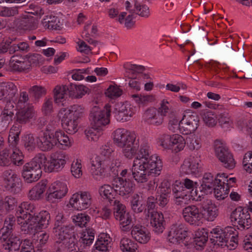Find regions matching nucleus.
Returning <instances> with one entry per match:
<instances>
[{
	"label": "nucleus",
	"instance_id": "20",
	"mask_svg": "<svg viewBox=\"0 0 252 252\" xmlns=\"http://www.w3.org/2000/svg\"><path fill=\"white\" fill-rule=\"evenodd\" d=\"M38 148L42 151L46 152L52 150L56 146L53 132H45L38 136Z\"/></svg>",
	"mask_w": 252,
	"mask_h": 252
},
{
	"label": "nucleus",
	"instance_id": "33",
	"mask_svg": "<svg viewBox=\"0 0 252 252\" xmlns=\"http://www.w3.org/2000/svg\"><path fill=\"white\" fill-rule=\"evenodd\" d=\"M29 214H23V216H19L18 213V218H20L23 220L20 223L21 224V229L25 234L32 233L35 230H37L34 222H32V218L28 220Z\"/></svg>",
	"mask_w": 252,
	"mask_h": 252
},
{
	"label": "nucleus",
	"instance_id": "1",
	"mask_svg": "<svg viewBox=\"0 0 252 252\" xmlns=\"http://www.w3.org/2000/svg\"><path fill=\"white\" fill-rule=\"evenodd\" d=\"M137 157L128 175L138 183H143L148 180V176L160 175L163 164L161 160L157 155H151L150 147L144 142L141 145L137 152Z\"/></svg>",
	"mask_w": 252,
	"mask_h": 252
},
{
	"label": "nucleus",
	"instance_id": "56",
	"mask_svg": "<svg viewBox=\"0 0 252 252\" xmlns=\"http://www.w3.org/2000/svg\"><path fill=\"white\" fill-rule=\"evenodd\" d=\"M172 186V190L176 198H184V196H187V194L185 192L186 189H184L183 184L180 182L176 181L175 184Z\"/></svg>",
	"mask_w": 252,
	"mask_h": 252
},
{
	"label": "nucleus",
	"instance_id": "23",
	"mask_svg": "<svg viewBox=\"0 0 252 252\" xmlns=\"http://www.w3.org/2000/svg\"><path fill=\"white\" fill-rule=\"evenodd\" d=\"M201 208L202 219L213 221L218 215V210L215 204L211 200H207Z\"/></svg>",
	"mask_w": 252,
	"mask_h": 252
},
{
	"label": "nucleus",
	"instance_id": "36",
	"mask_svg": "<svg viewBox=\"0 0 252 252\" xmlns=\"http://www.w3.org/2000/svg\"><path fill=\"white\" fill-rule=\"evenodd\" d=\"M117 220H119L120 228L123 231H128L134 224L132 221V218L129 212L124 214L121 217L119 218Z\"/></svg>",
	"mask_w": 252,
	"mask_h": 252
},
{
	"label": "nucleus",
	"instance_id": "43",
	"mask_svg": "<svg viewBox=\"0 0 252 252\" xmlns=\"http://www.w3.org/2000/svg\"><path fill=\"white\" fill-rule=\"evenodd\" d=\"M226 185L227 187L225 189L224 185H222L221 182L220 184H217L216 186L214 194L218 200H223L228 196L229 191L228 183H226Z\"/></svg>",
	"mask_w": 252,
	"mask_h": 252
},
{
	"label": "nucleus",
	"instance_id": "7",
	"mask_svg": "<svg viewBox=\"0 0 252 252\" xmlns=\"http://www.w3.org/2000/svg\"><path fill=\"white\" fill-rule=\"evenodd\" d=\"M106 110H102L99 107L95 106L92 109L89 119L91 122V125L95 127L102 128L108 125L110 122L109 116L110 115V110L107 105H105Z\"/></svg>",
	"mask_w": 252,
	"mask_h": 252
},
{
	"label": "nucleus",
	"instance_id": "22",
	"mask_svg": "<svg viewBox=\"0 0 252 252\" xmlns=\"http://www.w3.org/2000/svg\"><path fill=\"white\" fill-rule=\"evenodd\" d=\"M17 86L12 82H2L0 83V100L12 99L17 94Z\"/></svg>",
	"mask_w": 252,
	"mask_h": 252
},
{
	"label": "nucleus",
	"instance_id": "35",
	"mask_svg": "<svg viewBox=\"0 0 252 252\" xmlns=\"http://www.w3.org/2000/svg\"><path fill=\"white\" fill-rule=\"evenodd\" d=\"M199 30L201 29L198 27ZM192 40L194 41L196 46L198 48L201 47L203 44L209 45V39L207 37V33L202 28V31H195L192 34Z\"/></svg>",
	"mask_w": 252,
	"mask_h": 252
},
{
	"label": "nucleus",
	"instance_id": "59",
	"mask_svg": "<svg viewBox=\"0 0 252 252\" xmlns=\"http://www.w3.org/2000/svg\"><path fill=\"white\" fill-rule=\"evenodd\" d=\"M131 96L135 99L136 102L142 104H146L149 102L154 101L155 99V96L153 95L133 94Z\"/></svg>",
	"mask_w": 252,
	"mask_h": 252
},
{
	"label": "nucleus",
	"instance_id": "8",
	"mask_svg": "<svg viewBox=\"0 0 252 252\" xmlns=\"http://www.w3.org/2000/svg\"><path fill=\"white\" fill-rule=\"evenodd\" d=\"M232 222H237L238 229L241 230H247L252 225V220L248 211H245V208L239 206L236 208L230 215Z\"/></svg>",
	"mask_w": 252,
	"mask_h": 252
},
{
	"label": "nucleus",
	"instance_id": "14",
	"mask_svg": "<svg viewBox=\"0 0 252 252\" xmlns=\"http://www.w3.org/2000/svg\"><path fill=\"white\" fill-rule=\"evenodd\" d=\"M186 145L185 138L181 135L174 134L172 135L164 134L161 145L165 148L168 146L174 149L176 153L183 150Z\"/></svg>",
	"mask_w": 252,
	"mask_h": 252
},
{
	"label": "nucleus",
	"instance_id": "25",
	"mask_svg": "<svg viewBox=\"0 0 252 252\" xmlns=\"http://www.w3.org/2000/svg\"><path fill=\"white\" fill-rule=\"evenodd\" d=\"M47 180H42L34 186L28 194L29 198L32 200H39L43 197V193L47 188Z\"/></svg>",
	"mask_w": 252,
	"mask_h": 252
},
{
	"label": "nucleus",
	"instance_id": "26",
	"mask_svg": "<svg viewBox=\"0 0 252 252\" xmlns=\"http://www.w3.org/2000/svg\"><path fill=\"white\" fill-rule=\"evenodd\" d=\"M37 18L27 15V17L18 19L15 21L16 27L23 30H32L37 27Z\"/></svg>",
	"mask_w": 252,
	"mask_h": 252
},
{
	"label": "nucleus",
	"instance_id": "53",
	"mask_svg": "<svg viewBox=\"0 0 252 252\" xmlns=\"http://www.w3.org/2000/svg\"><path fill=\"white\" fill-rule=\"evenodd\" d=\"M72 230L70 229V227L67 225L62 229H60L59 232L57 234H54L55 236L58 239L57 242L60 243L65 240L69 239L71 237Z\"/></svg>",
	"mask_w": 252,
	"mask_h": 252
},
{
	"label": "nucleus",
	"instance_id": "39",
	"mask_svg": "<svg viewBox=\"0 0 252 252\" xmlns=\"http://www.w3.org/2000/svg\"><path fill=\"white\" fill-rule=\"evenodd\" d=\"M120 247L123 252H136L138 246L131 239L123 238L120 241Z\"/></svg>",
	"mask_w": 252,
	"mask_h": 252
},
{
	"label": "nucleus",
	"instance_id": "57",
	"mask_svg": "<svg viewBox=\"0 0 252 252\" xmlns=\"http://www.w3.org/2000/svg\"><path fill=\"white\" fill-rule=\"evenodd\" d=\"M204 123L208 126H214L217 124V117L215 113L212 111H207L202 116Z\"/></svg>",
	"mask_w": 252,
	"mask_h": 252
},
{
	"label": "nucleus",
	"instance_id": "50",
	"mask_svg": "<svg viewBox=\"0 0 252 252\" xmlns=\"http://www.w3.org/2000/svg\"><path fill=\"white\" fill-rule=\"evenodd\" d=\"M68 87L69 88V95L72 94V92H75V91H76L77 94L75 95L76 98L82 97V95L87 93L88 91L89 90L88 88L83 86V85H77L76 84H73V83H70Z\"/></svg>",
	"mask_w": 252,
	"mask_h": 252
},
{
	"label": "nucleus",
	"instance_id": "54",
	"mask_svg": "<svg viewBox=\"0 0 252 252\" xmlns=\"http://www.w3.org/2000/svg\"><path fill=\"white\" fill-rule=\"evenodd\" d=\"M90 220V217L85 214L80 213L77 215L74 216L73 218V221L76 225L80 227H86L88 222Z\"/></svg>",
	"mask_w": 252,
	"mask_h": 252
},
{
	"label": "nucleus",
	"instance_id": "31",
	"mask_svg": "<svg viewBox=\"0 0 252 252\" xmlns=\"http://www.w3.org/2000/svg\"><path fill=\"white\" fill-rule=\"evenodd\" d=\"M63 111L65 112L64 115L70 116V118H73L78 122L85 115V107L83 105L74 104L68 110L64 109Z\"/></svg>",
	"mask_w": 252,
	"mask_h": 252
},
{
	"label": "nucleus",
	"instance_id": "18",
	"mask_svg": "<svg viewBox=\"0 0 252 252\" xmlns=\"http://www.w3.org/2000/svg\"><path fill=\"white\" fill-rule=\"evenodd\" d=\"M131 178L128 176V178L125 180L121 177L115 179L112 185L113 186L115 190L117 191V193L124 196L132 191L134 184L131 180Z\"/></svg>",
	"mask_w": 252,
	"mask_h": 252
},
{
	"label": "nucleus",
	"instance_id": "30",
	"mask_svg": "<svg viewBox=\"0 0 252 252\" xmlns=\"http://www.w3.org/2000/svg\"><path fill=\"white\" fill-rule=\"evenodd\" d=\"M61 121L62 126L67 133L74 134L77 131V121L70 118V116H67L64 114L63 116Z\"/></svg>",
	"mask_w": 252,
	"mask_h": 252
},
{
	"label": "nucleus",
	"instance_id": "47",
	"mask_svg": "<svg viewBox=\"0 0 252 252\" xmlns=\"http://www.w3.org/2000/svg\"><path fill=\"white\" fill-rule=\"evenodd\" d=\"M186 144L191 150H198L201 147L200 139L195 134H190L187 137Z\"/></svg>",
	"mask_w": 252,
	"mask_h": 252
},
{
	"label": "nucleus",
	"instance_id": "29",
	"mask_svg": "<svg viewBox=\"0 0 252 252\" xmlns=\"http://www.w3.org/2000/svg\"><path fill=\"white\" fill-rule=\"evenodd\" d=\"M146 122L155 126L160 125L163 122V117L158 113L155 108L148 109L144 114Z\"/></svg>",
	"mask_w": 252,
	"mask_h": 252
},
{
	"label": "nucleus",
	"instance_id": "15",
	"mask_svg": "<svg viewBox=\"0 0 252 252\" xmlns=\"http://www.w3.org/2000/svg\"><path fill=\"white\" fill-rule=\"evenodd\" d=\"M188 228L182 224L173 226L168 234L169 241L173 244H180L185 240L188 239L189 236Z\"/></svg>",
	"mask_w": 252,
	"mask_h": 252
},
{
	"label": "nucleus",
	"instance_id": "49",
	"mask_svg": "<svg viewBox=\"0 0 252 252\" xmlns=\"http://www.w3.org/2000/svg\"><path fill=\"white\" fill-rule=\"evenodd\" d=\"M21 131L19 126H13L10 129L8 136V142L11 143L12 146H16L19 140V135Z\"/></svg>",
	"mask_w": 252,
	"mask_h": 252
},
{
	"label": "nucleus",
	"instance_id": "28",
	"mask_svg": "<svg viewBox=\"0 0 252 252\" xmlns=\"http://www.w3.org/2000/svg\"><path fill=\"white\" fill-rule=\"evenodd\" d=\"M199 164L196 159L185 160L180 168V172L184 174H193L198 172Z\"/></svg>",
	"mask_w": 252,
	"mask_h": 252
},
{
	"label": "nucleus",
	"instance_id": "24",
	"mask_svg": "<svg viewBox=\"0 0 252 252\" xmlns=\"http://www.w3.org/2000/svg\"><path fill=\"white\" fill-rule=\"evenodd\" d=\"M151 214V224L154 228V231L158 234L161 233L165 225L163 215L158 212H152Z\"/></svg>",
	"mask_w": 252,
	"mask_h": 252
},
{
	"label": "nucleus",
	"instance_id": "11",
	"mask_svg": "<svg viewBox=\"0 0 252 252\" xmlns=\"http://www.w3.org/2000/svg\"><path fill=\"white\" fill-rule=\"evenodd\" d=\"M211 233H213L214 235L210 238V241L214 246H218L227 239H232L234 236H238V232L231 226H227L223 229L216 228L213 229Z\"/></svg>",
	"mask_w": 252,
	"mask_h": 252
},
{
	"label": "nucleus",
	"instance_id": "63",
	"mask_svg": "<svg viewBox=\"0 0 252 252\" xmlns=\"http://www.w3.org/2000/svg\"><path fill=\"white\" fill-rule=\"evenodd\" d=\"M54 111L53 101L52 98H45V102L42 107V111L44 114L48 115Z\"/></svg>",
	"mask_w": 252,
	"mask_h": 252
},
{
	"label": "nucleus",
	"instance_id": "38",
	"mask_svg": "<svg viewBox=\"0 0 252 252\" xmlns=\"http://www.w3.org/2000/svg\"><path fill=\"white\" fill-rule=\"evenodd\" d=\"M130 205L132 210L136 213H141L146 210L142 197L137 194H134L132 196Z\"/></svg>",
	"mask_w": 252,
	"mask_h": 252
},
{
	"label": "nucleus",
	"instance_id": "32",
	"mask_svg": "<svg viewBox=\"0 0 252 252\" xmlns=\"http://www.w3.org/2000/svg\"><path fill=\"white\" fill-rule=\"evenodd\" d=\"M38 136L35 137L33 134L29 133L25 134L22 137V143L25 149L29 151H33L38 147Z\"/></svg>",
	"mask_w": 252,
	"mask_h": 252
},
{
	"label": "nucleus",
	"instance_id": "44",
	"mask_svg": "<svg viewBox=\"0 0 252 252\" xmlns=\"http://www.w3.org/2000/svg\"><path fill=\"white\" fill-rule=\"evenodd\" d=\"M110 204L113 206V213L116 219H118L127 213L126 206L119 200L115 199Z\"/></svg>",
	"mask_w": 252,
	"mask_h": 252
},
{
	"label": "nucleus",
	"instance_id": "58",
	"mask_svg": "<svg viewBox=\"0 0 252 252\" xmlns=\"http://www.w3.org/2000/svg\"><path fill=\"white\" fill-rule=\"evenodd\" d=\"M17 201L15 198L8 196L3 200V207L6 212L13 210L17 206Z\"/></svg>",
	"mask_w": 252,
	"mask_h": 252
},
{
	"label": "nucleus",
	"instance_id": "16",
	"mask_svg": "<svg viewBox=\"0 0 252 252\" xmlns=\"http://www.w3.org/2000/svg\"><path fill=\"white\" fill-rule=\"evenodd\" d=\"M215 153L225 168L233 169L235 167V162L232 154L229 151L228 148L223 146L222 144H220L219 146L216 144Z\"/></svg>",
	"mask_w": 252,
	"mask_h": 252
},
{
	"label": "nucleus",
	"instance_id": "55",
	"mask_svg": "<svg viewBox=\"0 0 252 252\" xmlns=\"http://www.w3.org/2000/svg\"><path fill=\"white\" fill-rule=\"evenodd\" d=\"M171 187V184L169 181H163L157 189V194L170 196L172 190Z\"/></svg>",
	"mask_w": 252,
	"mask_h": 252
},
{
	"label": "nucleus",
	"instance_id": "2",
	"mask_svg": "<svg viewBox=\"0 0 252 252\" xmlns=\"http://www.w3.org/2000/svg\"><path fill=\"white\" fill-rule=\"evenodd\" d=\"M67 159V157L63 152L54 154L49 160L44 154H39L24 165L22 176L27 183L35 182L41 177V165L44 166L46 172H58L63 168Z\"/></svg>",
	"mask_w": 252,
	"mask_h": 252
},
{
	"label": "nucleus",
	"instance_id": "21",
	"mask_svg": "<svg viewBox=\"0 0 252 252\" xmlns=\"http://www.w3.org/2000/svg\"><path fill=\"white\" fill-rule=\"evenodd\" d=\"M34 115L35 112L32 107H24L19 109L16 113L15 121L20 124H26L30 122Z\"/></svg>",
	"mask_w": 252,
	"mask_h": 252
},
{
	"label": "nucleus",
	"instance_id": "5",
	"mask_svg": "<svg viewBox=\"0 0 252 252\" xmlns=\"http://www.w3.org/2000/svg\"><path fill=\"white\" fill-rule=\"evenodd\" d=\"M235 53V50L230 43L224 44L221 47L216 59L221 62L230 63L241 72L247 71L248 69L252 70V66L250 62L245 58L244 53L243 52L239 53L238 59L235 63H230L231 57Z\"/></svg>",
	"mask_w": 252,
	"mask_h": 252
},
{
	"label": "nucleus",
	"instance_id": "13",
	"mask_svg": "<svg viewBox=\"0 0 252 252\" xmlns=\"http://www.w3.org/2000/svg\"><path fill=\"white\" fill-rule=\"evenodd\" d=\"M4 187L6 190L14 193L21 190L20 179L12 170H6L3 173Z\"/></svg>",
	"mask_w": 252,
	"mask_h": 252
},
{
	"label": "nucleus",
	"instance_id": "40",
	"mask_svg": "<svg viewBox=\"0 0 252 252\" xmlns=\"http://www.w3.org/2000/svg\"><path fill=\"white\" fill-rule=\"evenodd\" d=\"M56 146L60 147V146L67 147L69 145L70 142L69 137L62 130L56 131L53 132Z\"/></svg>",
	"mask_w": 252,
	"mask_h": 252
},
{
	"label": "nucleus",
	"instance_id": "64",
	"mask_svg": "<svg viewBox=\"0 0 252 252\" xmlns=\"http://www.w3.org/2000/svg\"><path fill=\"white\" fill-rule=\"evenodd\" d=\"M81 164L78 160L73 161L71 166V172L75 177L79 178L82 175Z\"/></svg>",
	"mask_w": 252,
	"mask_h": 252
},
{
	"label": "nucleus",
	"instance_id": "48",
	"mask_svg": "<svg viewBox=\"0 0 252 252\" xmlns=\"http://www.w3.org/2000/svg\"><path fill=\"white\" fill-rule=\"evenodd\" d=\"M29 93L35 100H38L42 96L46 94V89L41 86L35 85L29 90Z\"/></svg>",
	"mask_w": 252,
	"mask_h": 252
},
{
	"label": "nucleus",
	"instance_id": "4",
	"mask_svg": "<svg viewBox=\"0 0 252 252\" xmlns=\"http://www.w3.org/2000/svg\"><path fill=\"white\" fill-rule=\"evenodd\" d=\"M114 142L117 146L123 148L125 156L129 158L136 154L139 147L135 134L124 128H119L114 131Z\"/></svg>",
	"mask_w": 252,
	"mask_h": 252
},
{
	"label": "nucleus",
	"instance_id": "10",
	"mask_svg": "<svg viewBox=\"0 0 252 252\" xmlns=\"http://www.w3.org/2000/svg\"><path fill=\"white\" fill-rule=\"evenodd\" d=\"M69 203L77 210H85L92 204V196L88 191H81L72 195Z\"/></svg>",
	"mask_w": 252,
	"mask_h": 252
},
{
	"label": "nucleus",
	"instance_id": "61",
	"mask_svg": "<svg viewBox=\"0 0 252 252\" xmlns=\"http://www.w3.org/2000/svg\"><path fill=\"white\" fill-rule=\"evenodd\" d=\"M221 182V180L220 179L218 178L214 179L213 176L211 173H206L204 174L202 182L200 184L217 186V184H220Z\"/></svg>",
	"mask_w": 252,
	"mask_h": 252
},
{
	"label": "nucleus",
	"instance_id": "52",
	"mask_svg": "<svg viewBox=\"0 0 252 252\" xmlns=\"http://www.w3.org/2000/svg\"><path fill=\"white\" fill-rule=\"evenodd\" d=\"M134 9H135V13L136 14L142 17L147 18L150 15L149 7L146 4L141 5L137 0L134 1Z\"/></svg>",
	"mask_w": 252,
	"mask_h": 252
},
{
	"label": "nucleus",
	"instance_id": "6",
	"mask_svg": "<svg viewBox=\"0 0 252 252\" xmlns=\"http://www.w3.org/2000/svg\"><path fill=\"white\" fill-rule=\"evenodd\" d=\"M199 122V118L196 113L189 110L185 111L179 123L181 133L184 135L191 134L197 128Z\"/></svg>",
	"mask_w": 252,
	"mask_h": 252
},
{
	"label": "nucleus",
	"instance_id": "42",
	"mask_svg": "<svg viewBox=\"0 0 252 252\" xmlns=\"http://www.w3.org/2000/svg\"><path fill=\"white\" fill-rule=\"evenodd\" d=\"M67 219L62 213H58L55 217L54 227L53 228V233L57 234L60 229L67 226Z\"/></svg>",
	"mask_w": 252,
	"mask_h": 252
},
{
	"label": "nucleus",
	"instance_id": "19",
	"mask_svg": "<svg viewBox=\"0 0 252 252\" xmlns=\"http://www.w3.org/2000/svg\"><path fill=\"white\" fill-rule=\"evenodd\" d=\"M28 220L32 218L31 222H34L37 230L47 227L50 220V215L46 211H42L38 213L30 214Z\"/></svg>",
	"mask_w": 252,
	"mask_h": 252
},
{
	"label": "nucleus",
	"instance_id": "27",
	"mask_svg": "<svg viewBox=\"0 0 252 252\" xmlns=\"http://www.w3.org/2000/svg\"><path fill=\"white\" fill-rule=\"evenodd\" d=\"M208 240V232L204 228L195 232L193 245L196 250H202L205 246Z\"/></svg>",
	"mask_w": 252,
	"mask_h": 252
},
{
	"label": "nucleus",
	"instance_id": "9",
	"mask_svg": "<svg viewBox=\"0 0 252 252\" xmlns=\"http://www.w3.org/2000/svg\"><path fill=\"white\" fill-rule=\"evenodd\" d=\"M68 189L64 182L57 181L52 184L46 193V200L54 203L64 196L67 192Z\"/></svg>",
	"mask_w": 252,
	"mask_h": 252
},
{
	"label": "nucleus",
	"instance_id": "3",
	"mask_svg": "<svg viewBox=\"0 0 252 252\" xmlns=\"http://www.w3.org/2000/svg\"><path fill=\"white\" fill-rule=\"evenodd\" d=\"M8 219L5 220L4 226L0 230V234H1L0 240L3 243V248L10 252L19 250L21 245L23 249L33 247L29 240L25 239L22 243L20 237L13 233V226L15 224L14 217H9Z\"/></svg>",
	"mask_w": 252,
	"mask_h": 252
},
{
	"label": "nucleus",
	"instance_id": "34",
	"mask_svg": "<svg viewBox=\"0 0 252 252\" xmlns=\"http://www.w3.org/2000/svg\"><path fill=\"white\" fill-rule=\"evenodd\" d=\"M100 195L108 199L110 203L115 199V196L117 193V191L115 190L113 186H111L107 184H105L99 189Z\"/></svg>",
	"mask_w": 252,
	"mask_h": 252
},
{
	"label": "nucleus",
	"instance_id": "37",
	"mask_svg": "<svg viewBox=\"0 0 252 252\" xmlns=\"http://www.w3.org/2000/svg\"><path fill=\"white\" fill-rule=\"evenodd\" d=\"M69 88L66 85L57 86L53 90L54 99L56 103L63 102L65 100V96L67 91L69 92Z\"/></svg>",
	"mask_w": 252,
	"mask_h": 252
},
{
	"label": "nucleus",
	"instance_id": "62",
	"mask_svg": "<svg viewBox=\"0 0 252 252\" xmlns=\"http://www.w3.org/2000/svg\"><path fill=\"white\" fill-rule=\"evenodd\" d=\"M102 237L100 238V239H98V240L96 242L95 244V248L96 250L102 252H107L109 251V248H111V246L109 245L110 242L108 243V240H102Z\"/></svg>",
	"mask_w": 252,
	"mask_h": 252
},
{
	"label": "nucleus",
	"instance_id": "51",
	"mask_svg": "<svg viewBox=\"0 0 252 252\" xmlns=\"http://www.w3.org/2000/svg\"><path fill=\"white\" fill-rule=\"evenodd\" d=\"M35 208L33 204L28 202H24L21 204V206H19L16 211V215L18 217V213L19 216H23V214H33L35 213Z\"/></svg>",
	"mask_w": 252,
	"mask_h": 252
},
{
	"label": "nucleus",
	"instance_id": "12",
	"mask_svg": "<svg viewBox=\"0 0 252 252\" xmlns=\"http://www.w3.org/2000/svg\"><path fill=\"white\" fill-rule=\"evenodd\" d=\"M112 112L118 121L123 122L128 121L134 114L132 107L127 101L116 103Z\"/></svg>",
	"mask_w": 252,
	"mask_h": 252
},
{
	"label": "nucleus",
	"instance_id": "46",
	"mask_svg": "<svg viewBox=\"0 0 252 252\" xmlns=\"http://www.w3.org/2000/svg\"><path fill=\"white\" fill-rule=\"evenodd\" d=\"M42 23L45 27L49 29L60 30L61 29L60 23L56 16L47 17V18L43 20Z\"/></svg>",
	"mask_w": 252,
	"mask_h": 252
},
{
	"label": "nucleus",
	"instance_id": "60",
	"mask_svg": "<svg viewBox=\"0 0 252 252\" xmlns=\"http://www.w3.org/2000/svg\"><path fill=\"white\" fill-rule=\"evenodd\" d=\"M122 92V90L117 86H110L105 91V94L106 96L113 99L121 96Z\"/></svg>",
	"mask_w": 252,
	"mask_h": 252
},
{
	"label": "nucleus",
	"instance_id": "17",
	"mask_svg": "<svg viewBox=\"0 0 252 252\" xmlns=\"http://www.w3.org/2000/svg\"><path fill=\"white\" fill-rule=\"evenodd\" d=\"M183 218L190 224H196L202 220L201 208L195 205H189L183 209Z\"/></svg>",
	"mask_w": 252,
	"mask_h": 252
},
{
	"label": "nucleus",
	"instance_id": "45",
	"mask_svg": "<svg viewBox=\"0 0 252 252\" xmlns=\"http://www.w3.org/2000/svg\"><path fill=\"white\" fill-rule=\"evenodd\" d=\"M102 128L91 126V128L85 130V132L89 140L97 141L102 134Z\"/></svg>",
	"mask_w": 252,
	"mask_h": 252
},
{
	"label": "nucleus",
	"instance_id": "41",
	"mask_svg": "<svg viewBox=\"0 0 252 252\" xmlns=\"http://www.w3.org/2000/svg\"><path fill=\"white\" fill-rule=\"evenodd\" d=\"M110 168V167H108L105 166V164H103L101 167L91 168V172L94 179L99 180L105 177H107L110 174L108 172Z\"/></svg>",
	"mask_w": 252,
	"mask_h": 252
}]
</instances>
